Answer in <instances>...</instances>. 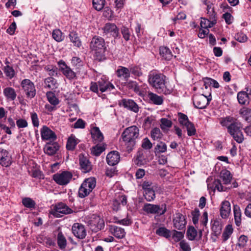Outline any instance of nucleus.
Instances as JSON below:
<instances>
[{"label":"nucleus","instance_id":"338daca9","mask_svg":"<svg viewBox=\"0 0 251 251\" xmlns=\"http://www.w3.org/2000/svg\"><path fill=\"white\" fill-rule=\"evenodd\" d=\"M248 240V238L247 236L242 235L239 238L237 244L239 246L243 247L246 245Z\"/></svg>","mask_w":251,"mask_h":251},{"label":"nucleus","instance_id":"4be33fe9","mask_svg":"<svg viewBox=\"0 0 251 251\" xmlns=\"http://www.w3.org/2000/svg\"><path fill=\"white\" fill-rule=\"evenodd\" d=\"M59 146L57 142L48 143L44 147V152L49 155L55 154L59 150Z\"/></svg>","mask_w":251,"mask_h":251},{"label":"nucleus","instance_id":"79ce46f5","mask_svg":"<svg viewBox=\"0 0 251 251\" xmlns=\"http://www.w3.org/2000/svg\"><path fill=\"white\" fill-rule=\"evenodd\" d=\"M46 96L48 101L51 105H57L59 104V100L56 97L55 94L52 92H47Z\"/></svg>","mask_w":251,"mask_h":251},{"label":"nucleus","instance_id":"a18cd8bd","mask_svg":"<svg viewBox=\"0 0 251 251\" xmlns=\"http://www.w3.org/2000/svg\"><path fill=\"white\" fill-rule=\"evenodd\" d=\"M105 149L104 146L97 145L91 149V152L93 155L96 156H99Z\"/></svg>","mask_w":251,"mask_h":251},{"label":"nucleus","instance_id":"6ab92c4d","mask_svg":"<svg viewBox=\"0 0 251 251\" xmlns=\"http://www.w3.org/2000/svg\"><path fill=\"white\" fill-rule=\"evenodd\" d=\"M106 160L109 165L114 166L119 162L120 155L117 151H111L107 154Z\"/></svg>","mask_w":251,"mask_h":251},{"label":"nucleus","instance_id":"a211bd4d","mask_svg":"<svg viewBox=\"0 0 251 251\" xmlns=\"http://www.w3.org/2000/svg\"><path fill=\"white\" fill-rule=\"evenodd\" d=\"M120 105L135 113H137L139 111V107L138 104L132 100L123 99Z\"/></svg>","mask_w":251,"mask_h":251},{"label":"nucleus","instance_id":"393cba45","mask_svg":"<svg viewBox=\"0 0 251 251\" xmlns=\"http://www.w3.org/2000/svg\"><path fill=\"white\" fill-rule=\"evenodd\" d=\"M109 230L112 234L118 239L124 238L126 235L124 229L116 226H111Z\"/></svg>","mask_w":251,"mask_h":251},{"label":"nucleus","instance_id":"680f3d73","mask_svg":"<svg viewBox=\"0 0 251 251\" xmlns=\"http://www.w3.org/2000/svg\"><path fill=\"white\" fill-rule=\"evenodd\" d=\"M142 147L145 150H150L152 147V144L148 138L143 140Z\"/></svg>","mask_w":251,"mask_h":251},{"label":"nucleus","instance_id":"49530a36","mask_svg":"<svg viewBox=\"0 0 251 251\" xmlns=\"http://www.w3.org/2000/svg\"><path fill=\"white\" fill-rule=\"evenodd\" d=\"M52 36V38L58 42H61L64 39L63 33L59 29H56L53 30Z\"/></svg>","mask_w":251,"mask_h":251},{"label":"nucleus","instance_id":"b1692460","mask_svg":"<svg viewBox=\"0 0 251 251\" xmlns=\"http://www.w3.org/2000/svg\"><path fill=\"white\" fill-rule=\"evenodd\" d=\"M231 211L230 204L228 201H225L222 202L220 208V215L222 218H227Z\"/></svg>","mask_w":251,"mask_h":251},{"label":"nucleus","instance_id":"f257e3e1","mask_svg":"<svg viewBox=\"0 0 251 251\" xmlns=\"http://www.w3.org/2000/svg\"><path fill=\"white\" fill-rule=\"evenodd\" d=\"M165 80V75L155 71H151L148 75V81L150 86L154 88L157 93L166 95L170 94L172 90L167 87Z\"/></svg>","mask_w":251,"mask_h":251},{"label":"nucleus","instance_id":"0eeeda50","mask_svg":"<svg viewBox=\"0 0 251 251\" xmlns=\"http://www.w3.org/2000/svg\"><path fill=\"white\" fill-rule=\"evenodd\" d=\"M143 210L148 214L162 215L166 212L167 208L165 204L159 205L146 203L144 205Z\"/></svg>","mask_w":251,"mask_h":251},{"label":"nucleus","instance_id":"72a5a7b5","mask_svg":"<svg viewBox=\"0 0 251 251\" xmlns=\"http://www.w3.org/2000/svg\"><path fill=\"white\" fill-rule=\"evenodd\" d=\"M159 52L165 59L170 60L173 56L170 49L166 47H160Z\"/></svg>","mask_w":251,"mask_h":251},{"label":"nucleus","instance_id":"de8ad7c7","mask_svg":"<svg viewBox=\"0 0 251 251\" xmlns=\"http://www.w3.org/2000/svg\"><path fill=\"white\" fill-rule=\"evenodd\" d=\"M237 99L240 104H245L248 101V95L245 92H240L238 93Z\"/></svg>","mask_w":251,"mask_h":251},{"label":"nucleus","instance_id":"412c9836","mask_svg":"<svg viewBox=\"0 0 251 251\" xmlns=\"http://www.w3.org/2000/svg\"><path fill=\"white\" fill-rule=\"evenodd\" d=\"M91 137L95 144L99 143L103 140V136L98 127L95 126L91 130Z\"/></svg>","mask_w":251,"mask_h":251},{"label":"nucleus","instance_id":"7ed1b4c3","mask_svg":"<svg viewBox=\"0 0 251 251\" xmlns=\"http://www.w3.org/2000/svg\"><path fill=\"white\" fill-rule=\"evenodd\" d=\"M139 129L135 126L126 128L122 134V138L127 146L128 151H131L135 145V140L139 136Z\"/></svg>","mask_w":251,"mask_h":251},{"label":"nucleus","instance_id":"423d86ee","mask_svg":"<svg viewBox=\"0 0 251 251\" xmlns=\"http://www.w3.org/2000/svg\"><path fill=\"white\" fill-rule=\"evenodd\" d=\"M22 90L25 95L26 98L31 99L36 94V90L34 83L28 79L23 80L21 83Z\"/></svg>","mask_w":251,"mask_h":251},{"label":"nucleus","instance_id":"f8f14e48","mask_svg":"<svg viewBox=\"0 0 251 251\" xmlns=\"http://www.w3.org/2000/svg\"><path fill=\"white\" fill-rule=\"evenodd\" d=\"M74 235L78 239H83L86 236V230L84 226L79 223H75L72 227Z\"/></svg>","mask_w":251,"mask_h":251},{"label":"nucleus","instance_id":"39448f33","mask_svg":"<svg viewBox=\"0 0 251 251\" xmlns=\"http://www.w3.org/2000/svg\"><path fill=\"white\" fill-rule=\"evenodd\" d=\"M241 127V123L237 120L227 129V132L238 143H242L244 139L243 134L240 130Z\"/></svg>","mask_w":251,"mask_h":251},{"label":"nucleus","instance_id":"bf43d9fd","mask_svg":"<svg viewBox=\"0 0 251 251\" xmlns=\"http://www.w3.org/2000/svg\"><path fill=\"white\" fill-rule=\"evenodd\" d=\"M192 215V221L194 225H196L198 223L199 216H200V211L198 208H196L194 210L191 212Z\"/></svg>","mask_w":251,"mask_h":251},{"label":"nucleus","instance_id":"aec40b11","mask_svg":"<svg viewBox=\"0 0 251 251\" xmlns=\"http://www.w3.org/2000/svg\"><path fill=\"white\" fill-rule=\"evenodd\" d=\"M79 165L80 166V169L82 172L86 173L89 172L92 170V165L87 159L83 154H80L79 155Z\"/></svg>","mask_w":251,"mask_h":251},{"label":"nucleus","instance_id":"774afa93","mask_svg":"<svg viewBox=\"0 0 251 251\" xmlns=\"http://www.w3.org/2000/svg\"><path fill=\"white\" fill-rule=\"evenodd\" d=\"M16 124L18 128H25L27 126L28 123L25 119H20L17 120Z\"/></svg>","mask_w":251,"mask_h":251},{"label":"nucleus","instance_id":"20e7f679","mask_svg":"<svg viewBox=\"0 0 251 251\" xmlns=\"http://www.w3.org/2000/svg\"><path fill=\"white\" fill-rule=\"evenodd\" d=\"M96 185V179L95 177H91L86 178L78 190V196L81 198L87 196L92 191Z\"/></svg>","mask_w":251,"mask_h":251},{"label":"nucleus","instance_id":"f3484780","mask_svg":"<svg viewBox=\"0 0 251 251\" xmlns=\"http://www.w3.org/2000/svg\"><path fill=\"white\" fill-rule=\"evenodd\" d=\"M102 30L105 35L110 34L115 38L117 37L119 34L118 29L114 24L106 23L102 28Z\"/></svg>","mask_w":251,"mask_h":251},{"label":"nucleus","instance_id":"7c9ffc66","mask_svg":"<svg viewBox=\"0 0 251 251\" xmlns=\"http://www.w3.org/2000/svg\"><path fill=\"white\" fill-rule=\"evenodd\" d=\"M220 176L225 184H227L230 183L232 176L230 171L227 170H222L220 173Z\"/></svg>","mask_w":251,"mask_h":251},{"label":"nucleus","instance_id":"a19ab883","mask_svg":"<svg viewBox=\"0 0 251 251\" xmlns=\"http://www.w3.org/2000/svg\"><path fill=\"white\" fill-rule=\"evenodd\" d=\"M233 232V228L231 225H228L226 226L225 229L222 234L223 241L227 240Z\"/></svg>","mask_w":251,"mask_h":251},{"label":"nucleus","instance_id":"ddd939ff","mask_svg":"<svg viewBox=\"0 0 251 251\" xmlns=\"http://www.w3.org/2000/svg\"><path fill=\"white\" fill-rule=\"evenodd\" d=\"M174 227L178 230H185L186 221L185 216L180 213H177L173 219Z\"/></svg>","mask_w":251,"mask_h":251},{"label":"nucleus","instance_id":"c9c22d12","mask_svg":"<svg viewBox=\"0 0 251 251\" xmlns=\"http://www.w3.org/2000/svg\"><path fill=\"white\" fill-rule=\"evenodd\" d=\"M57 244L61 250L64 249L67 245L66 239L61 232H59L57 235Z\"/></svg>","mask_w":251,"mask_h":251},{"label":"nucleus","instance_id":"cd10ccee","mask_svg":"<svg viewBox=\"0 0 251 251\" xmlns=\"http://www.w3.org/2000/svg\"><path fill=\"white\" fill-rule=\"evenodd\" d=\"M79 141V140L76 138L74 135L71 134L67 140L66 144L67 149L69 151H74Z\"/></svg>","mask_w":251,"mask_h":251},{"label":"nucleus","instance_id":"e2e57ef3","mask_svg":"<svg viewBox=\"0 0 251 251\" xmlns=\"http://www.w3.org/2000/svg\"><path fill=\"white\" fill-rule=\"evenodd\" d=\"M121 32L123 35V38L126 40L128 41L129 39L130 33L129 29L125 26H123L121 28Z\"/></svg>","mask_w":251,"mask_h":251},{"label":"nucleus","instance_id":"052dcab7","mask_svg":"<svg viewBox=\"0 0 251 251\" xmlns=\"http://www.w3.org/2000/svg\"><path fill=\"white\" fill-rule=\"evenodd\" d=\"M213 187L220 192L225 191L226 188L224 187L219 179H215L213 183Z\"/></svg>","mask_w":251,"mask_h":251},{"label":"nucleus","instance_id":"3c124183","mask_svg":"<svg viewBox=\"0 0 251 251\" xmlns=\"http://www.w3.org/2000/svg\"><path fill=\"white\" fill-rule=\"evenodd\" d=\"M130 74L136 76H140L143 75L141 68L138 66H133L129 68Z\"/></svg>","mask_w":251,"mask_h":251},{"label":"nucleus","instance_id":"8fccbe9b","mask_svg":"<svg viewBox=\"0 0 251 251\" xmlns=\"http://www.w3.org/2000/svg\"><path fill=\"white\" fill-rule=\"evenodd\" d=\"M184 126H185L186 128L187 134L188 136H192L195 135L196 134V129L194 124L192 122H190L188 123Z\"/></svg>","mask_w":251,"mask_h":251},{"label":"nucleus","instance_id":"5701e85b","mask_svg":"<svg viewBox=\"0 0 251 251\" xmlns=\"http://www.w3.org/2000/svg\"><path fill=\"white\" fill-rule=\"evenodd\" d=\"M211 230L213 234L217 237L221 234L223 226L218 219H212L211 221Z\"/></svg>","mask_w":251,"mask_h":251},{"label":"nucleus","instance_id":"9d476101","mask_svg":"<svg viewBox=\"0 0 251 251\" xmlns=\"http://www.w3.org/2000/svg\"><path fill=\"white\" fill-rule=\"evenodd\" d=\"M88 225L92 231L97 232L103 228L104 223L99 216H94L88 221Z\"/></svg>","mask_w":251,"mask_h":251},{"label":"nucleus","instance_id":"ea45409f","mask_svg":"<svg viewBox=\"0 0 251 251\" xmlns=\"http://www.w3.org/2000/svg\"><path fill=\"white\" fill-rule=\"evenodd\" d=\"M69 38L71 41L74 44V46L79 47L81 46V42L77 36V34L74 32H71L69 34Z\"/></svg>","mask_w":251,"mask_h":251},{"label":"nucleus","instance_id":"4d7b16f0","mask_svg":"<svg viewBox=\"0 0 251 251\" xmlns=\"http://www.w3.org/2000/svg\"><path fill=\"white\" fill-rule=\"evenodd\" d=\"M178 121L180 124L183 126H185L188 123L190 122L187 116L182 113H178Z\"/></svg>","mask_w":251,"mask_h":251},{"label":"nucleus","instance_id":"5fc2aeb1","mask_svg":"<svg viewBox=\"0 0 251 251\" xmlns=\"http://www.w3.org/2000/svg\"><path fill=\"white\" fill-rule=\"evenodd\" d=\"M3 71L6 76L10 79L13 78L15 75L14 70L12 67L9 65H7L4 67Z\"/></svg>","mask_w":251,"mask_h":251},{"label":"nucleus","instance_id":"58836bf2","mask_svg":"<svg viewBox=\"0 0 251 251\" xmlns=\"http://www.w3.org/2000/svg\"><path fill=\"white\" fill-rule=\"evenodd\" d=\"M156 234L166 238H168L171 236L170 230L164 227H160L156 229Z\"/></svg>","mask_w":251,"mask_h":251},{"label":"nucleus","instance_id":"6e6d98bb","mask_svg":"<svg viewBox=\"0 0 251 251\" xmlns=\"http://www.w3.org/2000/svg\"><path fill=\"white\" fill-rule=\"evenodd\" d=\"M151 137L154 140L161 138L162 134L159 128L155 127L152 129L151 132Z\"/></svg>","mask_w":251,"mask_h":251},{"label":"nucleus","instance_id":"09e8293b","mask_svg":"<svg viewBox=\"0 0 251 251\" xmlns=\"http://www.w3.org/2000/svg\"><path fill=\"white\" fill-rule=\"evenodd\" d=\"M240 113L246 121L251 123V109L246 108L241 109Z\"/></svg>","mask_w":251,"mask_h":251},{"label":"nucleus","instance_id":"4c0bfd02","mask_svg":"<svg viewBox=\"0 0 251 251\" xmlns=\"http://www.w3.org/2000/svg\"><path fill=\"white\" fill-rule=\"evenodd\" d=\"M235 222L237 226H239L241 221V213L240 207L237 205H235L233 209Z\"/></svg>","mask_w":251,"mask_h":251},{"label":"nucleus","instance_id":"dca6fc26","mask_svg":"<svg viewBox=\"0 0 251 251\" xmlns=\"http://www.w3.org/2000/svg\"><path fill=\"white\" fill-rule=\"evenodd\" d=\"M12 163V158L5 150L0 148V164L3 167H8Z\"/></svg>","mask_w":251,"mask_h":251},{"label":"nucleus","instance_id":"c03bdc74","mask_svg":"<svg viewBox=\"0 0 251 251\" xmlns=\"http://www.w3.org/2000/svg\"><path fill=\"white\" fill-rule=\"evenodd\" d=\"M143 195L145 199L148 201H153L155 198V194L154 191L152 189L147 190V191H144Z\"/></svg>","mask_w":251,"mask_h":251},{"label":"nucleus","instance_id":"2f4dec72","mask_svg":"<svg viewBox=\"0 0 251 251\" xmlns=\"http://www.w3.org/2000/svg\"><path fill=\"white\" fill-rule=\"evenodd\" d=\"M236 120V119L228 116L225 118H222L220 121V124L222 126H226L228 129Z\"/></svg>","mask_w":251,"mask_h":251},{"label":"nucleus","instance_id":"f03ea898","mask_svg":"<svg viewBox=\"0 0 251 251\" xmlns=\"http://www.w3.org/2000/svg\"><path fill=\"white\" fill-rule=\"evenodd\" d=\"M90 48L95 52L96 59L100 61L105 59L106 47L103 38L98 36H94L90 42Z\"/></svg>","mask_w":251,"mask_h":251},{"label":"nucleus","instance_id":"69168bd1","mask_svg":"<svg viewBox=\"0 0 251 251\" xmlns=\"http://www.w3.org/2000/svg\"><path fill=\"white\" fill-rule=\"evenodd\" d=\"M223 18L225 19L226 23L227 25H230L232 23L233 17L228 12H226L223 15Z\"/></svg>","mask_w":251,"mask_h":251},{"label":"nucleus","instance_id":"1a4fd4ad","mask_svg":"<svg viewBox=\"0 0 251 251\" xmlns=\"http://www.w3.org/2000/svg\"><path fill=\"white\" fill-rule=\"evenodd\" d=\"M72 174L68 171H63L61 173L55 174L53 176V179L60 185H65L69 183L72 178Z\"/></svg>","mask_w":251,"mask_h":251},{"label":"nucleus","instance_id":"6e6552de","mask_svg":"<svg viewBox=\"0 0 251 251\" xmlns=\"http://www.w3.org/2000/svg\"><path fill=\"white\" fill-rule=\"evenodd\" d=\"M209 97H211V94L208 97L203 95L194 96L193 100L195 107L198 109L205 108L211 100V98Z\"/></svg>","mask_w":251,"mask_h":251},{"label":"nucleus","instance_id":"f704fd0d","mask_svg":"<svg viewBox=\"0 0 251 251\" xmlns=\"http://www.w3.org/2000/svg\"><path fill=\"white\" fill-rule=\"evenodd\" d=\"M24 206L27 208L33 209L35 208L36 202L32 199L28 197L24 198L22 200Z\"/></svg>","mask_w":251,"mask_h":251},{"label":"nucleus","instance_id":"864d4df0","mask_svg":"<svg viewBox=\"0 0 251 251\" xmlns=\"http://www.w3.org/2000/svg\"><path fill=\"white\" fill-rule=\"evenodd\" d=\"M183 230V231H177L176 230H172V237L175 241L178 242L184 237V233L185 230Z\"/></svg>","mask_w":251,"mask_h":251},{"label":"nucleus","instance_id":"9b49d317","mask_svg":"<svg viewBox=\"0 0 251 251\" xmlns=\"http://www.w3.org/2000/svg\"><path fill=\"white\" fill-rule=\"evenodd\" d=\"M73 211L66 204L63 203H60L55 206L54 211L52 215L55 217H61L62 214H68L73 213Z\"/></svg>","mask_w":251,"mask_h":251},{"label":"nucleus","instance_id":"2eb2a0df","mask_svg":"<svg viewBox=\"0 0 251 251\" xmlns=\"http://www.w3.org/2000/svg\"><path fill=\"white\" fill-rule=\"evenodd\" d=\"M41 135L43 140L54 141L57 138L54 132L45 126L41 129Z\"/></svg>","mask_w":251,"mask_h":251},{"label":"nucleus","instance_id":"37998d69","mask_svg":"<svg viewBox=\"0 0 251 251\" xmlns=\"http://www.w3.org/2000/svg\"><path fill=\"white\" fill-rule=\"evenodd\" d=\"M167 146L165 143L160 142L154 148V152L156 154L165 152L167 151Z\"/></svg>","mask_w":251,"mask_h":251},{"label":"nucleus","instance_id":"603ef678","mask_svg":"<svg viewBox=\"0 0 251 251\" xmlns=\"http://www.w3.org/2000/svg\"><path fill=\"white\" fill-rule=\"evenodd\" d=\"M94 8L97 11L101 10L104 7L105 3V0H93Z\"/></svg>","mask_w":251,"mask_h":251},{"label":"nucleus","instance_id":"e433bc0d","mask_svg":"<svg viewBox=\"0 0 251 251\" xmlns=\"http://www.w3.org/2000/svg\"><path fill=\"white\" fill-rule=\"evenodd\" d=\"M186 234L188 239L193 241L197 237L198 231L194 226H190L187 229Z\"/></svg>","mask_w":251,"mask_h":251},{"label":"nucleus","instance_id":"0e129e2a","mask_svg":"<svg viewBox=\"0 0 251 251\" xmlns=\"http://www.w3.org/2000/svg\"><path fill=\"white\" fill-rule=\"evenodd\" d=\"M31 118L33 126L38 127L39 126V122L37 114L35 112L32 113L31 114Z\"/></svg>","mask_w":251,"mask_h":251},{"label":"nucleus","instance_id":"13d9d810","mask_svg":"<svg viewBox=\"0 0 251 251\" xmlns=\"http://www.w3.org/2000/svg\"><path fill=\"white\" fill-rule=\"evenodd\" d=\"M161 125L160 127L162 129L164 130L167 127H171L172 126V122L171 121L166 119L162 118L160 120Z\"/></svg>","mask_w":251,"mask_h":251},{"label":"nucleus","instance_id":"c756f323","mask_svg":"<svg viewBox=\"0 0 251 251\" xmlns=\"http://www.w3.org/2000/svg\"><path fill=\"white\" fill-rule=\"evenodd\" d=\"M3 94L7 99L10 100H14L17 96L15 89L10 87H6L4 89Z\"/></svg>","mask_w":251,"mask_h":251},{"label":"nucleus","instance_id":"a878e982","mask_svg":"<svg viewBox=\"0 0 251 251\" xmlns=\"http://www.w3.org/2000/svg\"><path fill=\"white\" fill-rule=\"evenodd\" d=\"M148 98L150 102L155 105H161L163 102V97L158 96L152 92H149L148 94Z\"/></svg>","mask_w":251,"mask_h":251},{"label":"nucleus","instance_id":"bb28decb","mask_svg":"<svg viewBox=\"0 0 251 251\" xmlns=\"http://www.w3.org/2000/svg\"><path fill=\"white\" fill-rule=\"evenodd\" d=\"M99 90L101 92H105L107 90H111L114 88V85L109 81L101 78L98 82Z\"/></svg>","mask_w":251,"mask_h":251},{"label":"nucleus","instance_id":"473e14b6","mask_svg":"<svg viewBox=\"0 0 251 251\" xmlns=\"http://www.w3.org/2000/svg\"><path fill=\"white\" fill-rule=\"evenodd\" d=\"M45 87L50 89H54L57 87L56 80L52 77L46 78L44 80Z\"/></svg>","mask_w":251,"mask_h":251},{"label":"nucleus","instance_id":"4468645a","mask_svg":"<svg viewBox=\"0 0 251 251\" xmlns=\"http://www.w3.org/2000/svg\"><path fill=\"white\" fill-rule=\"evenodd\" d=\"M58 65L63 74L69 79H73L76 77L75 73L68 66L64 61L60 60Z\"/></svg>","mask_w":251,"mask_h":251},{"label":"nucleus","instance_id":"c85d7f7f","mask_svg":"<svg viewBox=\"0 0 251 251\" xmlns=\"http://www.w3.org/2000/svg\"><path fill=\"white\" fill-rule=\"evenodd\" d=\"M116 74L118 77H123L125 80H127L130 77V72L128 68L121 66L116 71Z\"/></svg>","mask_w":251,"mask_h":251}]
</instances>
